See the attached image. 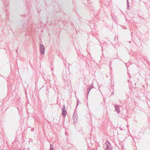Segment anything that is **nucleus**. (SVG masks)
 I'll use <instances>...</instances> for the list:
<instances>
[{
	"label": "nucleus",
	"mask_w": 150,
	"mask_h": 150,
	"mask_svg": "<svg viewBox=\"0 0 150 150\" xmlns=\"http://www.w3.org/2000/svg\"><path fill=\"white\" fill-rule=\"evenodd\" d=\"M40 52L42 54H44L45 50V47L44 45H40Z\"/></svg>",
	"instance_id": "1"
},
{
	"label": "nucleus",
	"mask_w": 150,
	"mask_h": 150,
	"mask_svg": "<svg viewBox=\"0 0 150 150\" xmlns=\"http://www.w3.org/2000/svg\"><path fill=\"white\" fill-rule=\"evenodd\" d=\"M67 113V111L65 110H63L62 111V115H63L65 116Z\"/></svg>",
	"instance_id": "2"
},
{
	"label": "nucleus",
	"mask_w": 150,
	"mask_h": 150,
	"mask_svg": "<svg viewBox=\"0 0 150 150\" xmlns=\"http://www.w3.org/2000/svg\"><path fill=\"white\" fill-rule=\"evenodd\" d=\"M53 148L52 147V146L51 145L50 147V150H53Z\"/></svg>",
	"instance_id": "3"
},
{
	"label": "nucleus",
	"mask_w": 150,
	"mask_h": 150,
	"mask_svg": "<svg viewBox=\"0 0 150 150\" xmlns=\"http://www.w3.org/2000/svg\"><path fill=\"white\" fill-rule=\"evenodd\" d=\"M63 110H65V107L64 105L63 106L62 108Z\"/></svg>",
	"instance_id": "4"
}]
</instances>
